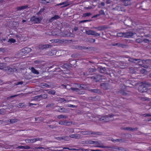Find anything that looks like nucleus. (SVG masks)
<instances>
[{
  "label": "nucleus",
  "instance_id": "nucleus-39",
  "mask_svg": "<svg viewBox=\"0 0 151 151\" xmlns=\"http://www.w3.org/2000/svg\"><path fill=\"white\" fill-rule=\"evenodd\" d=\"M91 15V14L89 13H85L83 14V16L84 17L89 16Z\"/></svg>",
  "mask_w": 151,
  "mask_h": 151
},
{
  "label": "nucleus",
  "instance_id": "nucleus-6",
  "mask_svg": "<svg viewBox=\"0 0 151 151\" xmlns=\"http://www.w3.org/2000/svg\"><path fill=\"white\" fill-rule=\"evenodd\" d=\"M94 145H96V147H98L105 148L106 147L103 145L102 142L101 141H94Z\"/></svg>",
  "mask_w": 151,
  "mask_h": 151
},
{
  "label": "nucleus",
  "instance_id": "nucleus-48",
  "mask_svg": "<svg viewBox=\"0 0 151 151\" xmlns=\"http://www.w3.org/2000/svg\"><path fill=\"white\" fill-rule=\"evenodd\" d=\"M24 106V104L23 103H20L19 104L18 106L19 107H22Z\"/></svg>",
  "mask_w": 151,
  "mask_h": 151
},
{
  "label": "nucleus",
  "instance_id": "nucleus-8",
  "mask_svg": "<svg viewBox=\"0 0 151 151\" xmlns=\"http://www.w3.org/2000/svg\"><path fill=\"white\" fill-rule=\"evenodd\" d=\"M40 140V138H37L32 139H26L25 141L27 143H33Z\"/></svg>",
  "mask_w": 151,
  "mask_h": 151
},
{
  "label": "nucleus",
  "instance_id": "nucleus-52",
  "mask_svg": "<svg viewBox=\"0 0 151 151\" xmlns=\"http://www.w3.org/2000/svg\"><path fill=\"white\" fill-rule=\"evenodd\" d=\"M143 116H151V115L148 114H143Z\"/></svg>",
  "mask_w": 151,
  "mask_h": 151
},
{
  "label": "nucleus",
  "instance_id": "nucleus-20",
  "mask_svg": "<svg viewBox=\"0 0 151 151\" xmlns=\"http://www.w3.org/2000/svg\"><path fill=\"white\" fill-rule=\"evenodd\" d=\"M27 7H28V6L27 5L22 6H21L18 7L17 8V10H21L25 9Z\"/></svg>",
  "mask_w": 151,
  "mask_h": 151
},
{
  "label": "nucleus",
  "instance_id": "nucleus-19",
  "mask_svg": "<svg viewBox=\"0 0 151 151\" xmlns=\"http://www.w3.org/2000/svg\"><path fill=\"white\" fill-rule=\"evenodd\" d=\"M41 96L40 95H37V96H35V97H34V98H33V100H34V101H36V100L39 101L40 100H41Z\"/></svg>",
  "mask_w": 151,
  "mask_h": 151
},
{
  "label": "nucleus",
  "instance_id": "nucleus-7",
  "mask_svg": "<svg viewBox=\"0 0 151 151\" xmlns=\"http://www.w3.org/2000/svg\"><path fill=\"white\" fill-rule=\"evenodd\" d=\"M58 123L59 124L61 125L70 126L72 124V122H69L67 120H65L64 121H60Z\"/></svg>",
  "mask_w": 151,
  "mask_h": 151
},
{
  "label": "nucleus",
  "instance_id": "nucleus-14",
  "mask_svg": "<svg viewBox=\"0 0 151 151\" xmlns=\"http://www.w3.org/2000/svg\"><path fill=\"white\" fill-rule=\"evenodd\" d=\"M6 63H0V69L2 70H6Z\"/></svg>",
  "mask_w": 151,
  "mask_h": 151
},
{
  "label": "nucleus",
  "instance_id": "nucleus-42",
  "mask_svg": "<svg viewBox=\"0 0 151 151\" xmlns=\"http://www.w3.org/2000/svg\"><path fill=\"white\" fill-rule=\"evenodd\" d=\"M90 90L92 92L98 93L99 92V90L97 89H91Z\"/></svg>",
  "mask_w": 151,
  "mask_h": 151
},
{
  "label": "nucleus",
  "instance_id": "nucleus-37",
  "mask_svg": "<svg viewBox=\"0 0 151 151\" xmlns=\"http://www.w3.org/2000/svg\"><path fill=\"white\" fill-rule=\"evenodd\" d=\"M113 45L114 46L117 45L119 47H123V45L120 43L115 44H114Z\"/></svg>",
  "mask_w": 151,
  "mask_h": 151
},
{
  "label": "nucleus",
  "instance_id": "nucleus-64",
  "mask_svg": "<svg viewBox=\"0 0 151 151\" xmlns=\"http://www.w3.org/2000/svg\"><path fill=\"white\" fill-rule=\"evenodd\" d=\"M91 151H100V150H91Z\"/></svg>",
  "mask_w": 151,
  "mask_h": 151
},
{
  "label": "nucleus",
  "instance_id": "nucleus-62",
  "mask_svg": "<svg viewBox=\"0 0 151 151\" xmlns=\"http://www.w3.org/2000/svg\"><path fill=\"white\" fill-rule=\"evenodd\" d=\"M45 1L47 3H49L51 1V0H45Z\"/></svg>",
  "mask_w": 151,
  "mask_h": 151
},
{
  "label": "nucleus",
  "instance_id": "nucleus-58",
  "mask_svg": "<svg viewBox=\"0 0 151 151\" xmlns=\"http://www.w3.org/2000/svg\"><path fill=\"white\" fill-rule=\"evenodd\" d=\"M49 127L51 128H56V127L55 126H52L51 125H49Z\"/></svg>",
  "mask_w": 151,
  "mask_h": 151
},
{
  "label": "nucleus",
  "instance_id": "nucleus-9",
  "mask_svg": "<svg viewBox=\"0 0 151 151\" xmlns=\"http://www.w3.org/2000/svg\"><path fill=\"white\" fill-rule=\"evenodd\" d=\"M147 88L144 85H142L138 87V90L139 91L144 92L147 91Z\"/></svg>",
  "mask_w": 151,
  "mask_h": 151
},
{
  "label": "nucleus",
  "instance_id": "nucleus-30",
  "mask_svg": "<svg viewBox=\"0 0 151 151\" xmlns=\"http://www.w3.org/2000/svg\"><path fill=\"white\" fill-rule=\"evenodd\" d=\"M62 3L63 5H64L61 7L62 8L66 7L69 5V4H68L67 2L66 1H64L62 2Z\"/></svg>",
  "mask_w": 151,
  "mask_h": 151
},
{
  "label": "nucleus",
  "instance_id": "nucleus-27",
  "mask_svg": "<svg viewBox=\"0 0 151 151\" xmlns=\"http://www.w3.org/2000/svg\"><path fill=\"white\" fill-rule=\"evenodd\" d=\"M140 99L143 101H150L149 99L147 97H139Z\"/></svg>",
  "mask_w": 151,
  "mask_h": 151
},
{
  "label": "nucleus",
  "instance_id": "nucleus-38",
  "mask_svg": "<svg viewBox=\"0 0 151 151\" xmlns=\"http://www.w3.org/2000/svg\"><path fill=\"white\" fill-rule=\"evenodd\" d=\"M116 9L117 10L119 11H122V8L120 6H117L115 7Z\"/></svg>",
  "mask_w": 151,
  "mask_h": 151
},
{
  "label": "nucleus",
  "instance_id": "nucleus-21",
  "mask_svg": "<svg viewBox=\"0 0 151 151\" xmlns=\"http://www.w3.org/2000/svg\"><path fill=\"white\" fill-rule=\"evenodd\" d=\"M31 70L33 73L36 74H39V72L33 67L31 68Z\"/></svg>",
  "mask_w": 151,
  "mask_h": 151
},
{
  "label": "nucleus",
  "instance_id": "nucleus-22",
  "mask_svg": "<svg viewBox=\"0 0 151 151\" xmlns=\"http://www.w3.org/2000/svg\"><path fill=\"white\" fill-rule=\"evenodd\" d=\"M81 133L83 135H88L91 134V132L88 131H82L81 132Z\"/></svg>",
  "mask_w": 151,
  "mask_h": 151
},
{
  "label": "nucleus",
  "instance_id": "nucleus-44",
  "mask_svg": "<svg viewBox=\"0 0 151 151\" xmlns=\"http://www.w3.org/2000/svg\"><path fill=\"white\" fill-rule=\"evenodd\" d=\"M54 19H57L60 18L59 16L58 15H55L54 17H53Z\"/></svg>",
  "mask_w": 151,
  "mask_h": 151
},
{
  "label": "nucleus",
  "instance_id": "nucleus-5",
  "mask_svg": "<svg viewBox=\"0 0 151 151\" xmlns=\"http://www.w3.org/2000/svg\"><path fill=\"white\" fill-rule=\"evenodd\" d=\"M52 35L53 36H63L61 31L60 29H57V30L53 31L52 32Z\"/></svg>",
  "mask_w": 151,
  "mask_h": 151
},
{
  "label": "nucleus",
  "instance_id": "nucleus-13",
  "mask_svg": "<svg viewBox=\"0 0 151 151\" xmlns=\"http://www.w3.org/2000/svg\"><path fill=\"white\" fill-rule=\"evenodd\" d=\"M69 137L71 138L79 139L81 138L80 135L78 134H74L69 135Z\"/></svg>",
  "mask_w": 151,
  "mask_h": 151
},
{
  "label": "nucleus",
  "instance_id": "nucleus-18",
  "mask_svg": "<svg viewBox=\"0 0 151 151\" xmlns=\"http://www.w3.org/2000/svg\"><path fill=\"white\" fill-rule=\"evenodd\" d=\"M40 86L42 88L47 87V88H50L51 87L50 85H47L46 83H42L40 84Z\"/></svg>",
  "mask_w": 151,
  "mask_h": 151
},
{
  "label": "nucleus",
  "instance_id": "nucleus-32",
  "mask_svg": "<svg viewBox=\"0 0 151 151\" xmlns=\"http://www.w3.org/2000/svg\"><path fill=\"white\" fill-rule=\"evenodd\" d=\"M44 9H40V11L37 13V14L38 15H40L42 13L44 12Z\"/></svg>",
  "mask_w": 151,
  "mask_h": 151
},
{
  "label": "nucleus",
  "instance_id": "nucleus-34",
  "mask_svg": "<svg viewBox=\"0 0 151 151\" xmlns=\"http://www.w3.org/2000/svg\"><path fill=\"white\" fill-rule=\"evenodd\" d=\"M124 129L126 130H129V131H132L133 130V129L131 127H125L124 128Z\"/></svg>",
  "mask_w": 151,
  "mask_h": 151
},
{
  "label": "nucleus",
  "instance_id": "nucleus-15",
  "mask_svg": "<svg viewBox=\"0 0 151 151\" xmlns=\"http://www.w3.org/2000/svg\"><path fill=\"white\" fill-rule=\"evenodd\" d=\"M6 68V70H5V71H7L9 74L13 73L14 70L12 68H11L8 66Z\"/></svg>",
  "mask_w": 151,
  "mask_h": 151
},
{
  "label": "nucleus",
  "instance_id": "nucleus-36",
  "mask_svg": "<svg viewBox=\"0 0 151 151\" xmlns=\"http://www.w3.org/2000/svg\"><path fill=\"white\" fill-rule=\"evenodd\" d=\"M50 41L52 43L57 42L59 41V40H58V39L52 40H50Z\"/></svg>",
  "mask_w": 151,
  "mask_h": 151
},
{
  "label": "nucleus",
  "instance_id": "nucleus-46",
  "mask_svg": "<svg viewBox=\"0 0 151 151\" xmlns=\"http://www.w3.org/2000/svg\"><path fill=\"white\" fill-rule=\"evenodd\" d=\"M68 107H72V108H75L76 107V106L74 105H73L72 104H69L67 106Z\"/></svg>",
  "mask_w": 151,
  "mask_h": 151
},
{
  "label": "nucleus",
  "instance_id": "nucleus-1",
  "mask_svg": "<svg viewBox=\"0 0 151 151\" xmlns=\"http://www.w3.org/2000/svg\"><path fill=\"white\" fill-rule=\"evenodd\" d=\"M114 115L113 114L106 115L99 118V120L104 122H108L112 119Z\"/></svg>",
  "mask_w": 151,
  "mask_h": 151
},
{
  "label": "nucleus",
  "instance_id": "nucleus-17",
  "mask_svg": "<svg viewBox=\"0 0 151 151\" xmlns=\"http://www.w3.org/2000/svg\"><path fill=\"white\" fill-rule=\"evenodd\" d=\"M123 3L124 5L127 6L130 4V1L129 0H121Z\"/></svg>",
  "mask_w": 151,
  "mask_h": 151
},
{
  "label": "nucleus",
  "instance_id": "nucleus-54",
  "mask_svg": "<svg viewBox=\"0 0 151 151\" xmlns=\"http://www.w3.org/2000/svg\"><path fill=\"white\" fill-rule=\"evenodd\" d=\"M146 71V70L145 69H142L141 70V73H144Z\"/></svg>",
  "mask_w": 151,
  "mask_h": 151
},
{
  "label": "nucleus",
  "instance_id": "nucleus-49",
  "mask_svg": "<svg viewBox=\"0 0 151 151\" xmlns=\"http://www.w3.org/2000/svg\"><path fill=\"white\" fill-rule=\"evenodd\" d=\"M145 36L146 37L151 38V32L149 34L145 35Z\"/></svg>",
  "mask_w": 151,
  "mask_h": 151
},
{
  "label": "nucleus",
  "instance_id": "nucleus-41",
  "mask_svg": "<svg viewBox=\"0 0 151 151\" xmlns=\"http://www.w3.org/2000/svg\"><path fill=\"white\" fill-rule=\"evenodd\" d=\"M50 45H43V48H49L50 47Z\"/></svg>",
  "mask_w": 151,
  "mask_h": 151
},
{
  "label": "nucleus",
  "instance_id": "nucleus-56",
  "mask_svg": "<svg viewBox=\"0 0 151 151\" xmlns=\"http://www.w3.org/2000/svg\"><path fill=\"white\" fill-rule=\"evenodd\" d=\"M105 86V84L104 83H102L101 85V86L102 87L104 88L105 89H106L107 88H104V86Z\"/></svg>",
  "mask_w": 151,
  "mask_h": 151
},
{
  "label": "nucleus",
  "instance_id": "nucleus-59",
  "mask_svg": "<svg viewBox=\"0 0 151 151\" xmlns=\"http://www.w3.org/2000/svg\"><path fill=\"white\" fill-rule=\"evenodd\" d=\"M29 105L30 106H31L33 105H37L36 104H35L33 103H29Z\"/></svg>",
  "mask_w": 151,
  "mask_h": 151
},
{
  "label": "nucleus",
  "instance_id": "nucleus-43",
  "mask_svg": "<svg viewBox=\"0 0 151 151\" xmlns=\"http://www.w3.org/2000/svg\"><path fill=\"white\" fill-rule=\"evenodd\" d=\"M68 131L70 133H73L74 132V129H69Z\"/></svg>",
  "mask_w": 151,
  "mask_h": 151
},
{
  "label": "nucleus",
  "instance_id": "nucleus-51",
  "mask_svg": "<svg viewBox=\"0 0 151 151\" xmlns=\"http://www.w3.org/2000/svg\"><path fill=\"white\" fill-rule=\"evenodd\" d=\"M59 101L62 102H63L66 101V100H65L64 99H63V98H60L59 99Z\"/></svg>",
  "mask_w": 151,
  "mask_h": 151
},
{
  "label": "nucleus",
  "instance_id": "nucleus-60",
  "mask_svg": "<svg viewBox=\"0 0 151 151\" xmlns=\"http://www.w3.org/2000/svg\"><path fill=\"white\" fill-rule=\"evenodd\" d=\"M99 16V14H96V15L94 16H93L92 17V18H95V17H97Z\"/></svg>",
  "mask_w": 151,
  "mask_h": 151
},
{
  "label": "nucleus",
  "instance_id": "nucleus-24",
  "mask_svg": "<svg viewBox=\"0 0 151 151\" xmlns=\"http://www.w3.org/2000/svg\"><path fill=\"white\" fill-rule=\"evenodd\" d=\"M94 141L91 140H88L86 141V143L88 144H93Z\"/></svg>",
  "mask_w": 151,
  "mask_h": 151
},
{
  "label": "nucleus",
  "instance_id": "nucleus-57",
  "mask_svg": "<svg viewBox=\"0 0 151 151\" xmlns=\"http://www.w3.org/2000/svg\"><path fill=\"white\" fill-rule=\"evenodd\" d=\"M55 19H54L53 17H52L51 19H50L49 20V22H52Z\"/></svg>",
  "mask_w": 151,
  "mask_h": 151
},
{
  "label": "nucleus",
  "instance_id": "nucleus-16",
  "mask_svg": "<svg viewBox=\"0 0 151 151\" xmlns=\"http://www.w3.org/2000/svg\"><path fill=\"white\" fill-rule=\"evenodd\" d=\"M91 28L97 29L98 31H101L104 29V27L103 26H99L97 27H93Z\"/></svg>",
  "mask_w": 151,
  "mask_h": 151
},
{
  "label": "nucleus",
  "instance_id": "nucleus-28",
  "mask_svg": "<svg viewBox=\"0 0 151 151\" xmlns=\"http://www.w3.org/2000/svg\"><path fill=\"white\" fill-rule=\"evenodd\" d=\"M15 42L16 40L12 38L9 39L8 41V42H10L11 43H14Z\"/></svg>",
  "mask_w": 151,
  "mask_h": 151
},
{
  "label": "nucleus",
  "instance_id": "nucleus-3",
  "mask_svg": "<svg viewBox=\"0 0 151 151\" xmlns=\"http://www.w3.org/2000/svg\"><path fill=\"white\" fill-rule=\"evenodd\" d=\"M42 19V18L41 17H36L34 16L32 17L30 19V20L35 23H40Z\"/></svg>",
  "mask_w": 151,
  "mask_h": 151
},
{
  "label": "nucleus",
  "instance_id": "nucleus-63",
  "mask_svg": "<svg viewBox=\"0 0 151 151\" xmlns=\"http://www.w3.org/2000/svg\"><path fill=\"white\" fill-rule=\"evenodd\" d=\"M78 28L77 27H75L74 28V30H75V31H77L78 30Z\"/></svg>",
  "mask_w": 151,
  "mask_h": 151
},
{
  "label": "nucleus",
  "instance_id": "nucleus-33",
  "mask_svg": "<svg viewBox=\"0 0 151 151\" xmlns=\"http://www.w3.org/2000/svg\"><path fill=\"white\" fill-rule=\"evenodd\" d=\"M48 93L49 94L53 95L55 93V92L54 90H52L49 91Z\"/></svg>",
  "mask_w": 151,
  "mask_h": 151
},
{
  "label": "nucleus",
  "instance_id": "nucleus-23",
  "mask_svg": "<svg viewBox=\"0 0 151 151\" xmlns=\"http://www.w3.org/2000/svg\"><path fill=\"white\" fill-rule=\"evenodd\" d=\"M68 138V136L60 137H57L56 138V139L58 140H63L65 138Z\"/></svg>",
  "mask_w": 151,
  "mask_h": 151
},
{
  "label": "nucleus",
  "instance_id": "nucleus-55",
  "mask_svg": "<svg viewBox=\"0 0 151 151\" xmlns=\"http://www.w3.org/2000/svg\"><path fill=\"white\" fill-rule=\"evenodd\" d=\"M15 37H16L18 39V38L19 39L20 38V37H21V35H16L15 36Z\"/></svg>",
  "mask_w": 151,
  "mask_h": 151
},
{
  "label": "nucleus",
  "instance_id": "nucleus-12",
  "mask_svg": "<svg viewBox=\"0 0 151 151\" xmlns=\"http://www.w3.org/2000/svg\"><path fill=\"white\" fill-rule=\"evenodd\" d=\"M124 35L125 38H128L133 36L134 33L131 32H128L126 33L124 32Z\"/></svg>",
  "mask_w": 151,
  "mask_h": 151
},
{
  "label": "nucleus",
  "instance_id": "nucleus-2",
  "mask_svg": "<svg viewBox=\"0 0 151 151\" xmlns=\"http://www.w3.org/2000/svg\"><path fill=\"white\" fill-rule=\"evenodd\" d=\"M86 32L87 35H93L96 37L99 36L101 35L100 33H97L95 31L91 30H86Z\"/></svg>",
  "mask_w": 151,
  "mask_h": 151
},
{
  "label": "nucleus",
  "instance_id": "nucleus-53",
  "mask_svg": "<svg viewBox=\"0 0 151 151\" xmlns=\"http://www.w3.org/2000/svg\"><path fill=\"white\" fill-rule=\"evenodd\" d=\"M23 83V82L22 81L19 82L17 83L16 84V85H17L19 84H22Z\"/></svg>",
  "mask_w": 151,
  "mask_h": 151
},
{
  "label": "nucleus",
  "instance_id": "nucleus-26",
  "mask_svg": "<svg viewBox=\"0 0 151 151\" xmlns=\"http://www.w3.org/2000/svg\"><path fill=\"white\" fill-rule=\"evenodd\" d=\"M117 36L119 37H124V32L118 33L117 34Z\"/></svg>",
  "mask_w": 151,
  "mask_h": 151
},
{
  "label": "nucleus",
  "instance_id": "nucleus-45",
  "mask_svg": "<svg viewBox=\"0 0 151 151\" xmlns=\"http://www.w3.org/2000/svg\"><path fill=\"white\" fill-rule=\"evenodd\" d=\"M24 147H23L24 149H29L31 148L29 146H24Z\"/></svg>",
  "mask_w": 151,
  "mask_h": 151
},
{
  "label": "nucleus",
  "instance_id": "nucleus-11",
  "mask_svg": "<svg viewBox=\"0 0 151 151\" xmlns=\"http://www.w3.org/2000/svg\"><path fill=\"white\" fill-rule=\"evenodd\" d=\"M71 89L77 93L79 94H83L84 93V92L83 91H81L79 89L77 88H72Z\"/></svg>",
  "mask_w": 151,
  "mask_h": 151
},
{
  "label": "nucleus",
  "instance_id": "nucleus-61",
  "mask_svg": "<svg viewBox=\"0 0 151 151\" xmlns=\"http://www.w3.org/2000/svg\"><path fill=\"white\" fill-rule=\"evenodd\" d=\"M144 41L146 42H149V41L147 39H145L144 40Z\"/></svg>",
  "mask_w": 151,
  "mask_h": 151
},
{
  "label": "nucleus",
  "instance_id": "nucleus-4",
  "mask_svg": "<svg viewBox=\"0 0 151 151\" xmlns=\"http://www.w3.org/2000/svg\"><path fill=\"white\" fill-rule=\"evenodd\" d=\"M128 60L131 62H133L136 63V62L137 61H138L137 63H139L140 62H142L143 63H145L148 60H141L140 59H134L133 58H130Z\"/></svg>",
  "mask_w": 151,
  "mask_h": 151
},
{
  "label": "nucleus",
  "instance_id": "nucleus-47",
  "mask_svg": "<svg viewBox=\"0 0 151 151\" xmlns=\"http://www.w3.org/2000/svg\"><path fill=\"white\" fill-rule=\"evenodd\" d=\"M5 110L4 109H0V114H3L4 113Z\"/></svg>",
  "mask_w": 151,
  "mask_h": 151
},
{
  "label": "nucleus",
  "instance_id": "nucleus-29",
  "mask_svg": "<svg viewBox=\"0 0 151 151\" xmlns=\"http://www.w3.org/2000/svg\"><path fill=\"white\" fill-rule=\"evenodd\" d=\"M57 117L59 119H60L62 118H66L67 117V116H66L61 115L58 116Z\"/></svg>",
  "mask_w": 151,
  "mask_h": 151
},
{
  "label": "nucleus",
  "instance_id": "nucleus-25",
  "mask_svg": "<svg viewBox=\"0 0 151 151\" xmlns=\"http://www.w3.org/2000/svg\"><path fill=\"white\" fill-rule=\"evenodd\" d=\"M10 122L11 123H13L17 122L18 120L17 119H12L9 120Z\"/></svg>",
  "mask_w": 151,
  "mask_h": 151
},
{
  "label": "nucleus",
  "instance_id": "nucleus-35",
  "mask_svg": "<svg viewBox=\"0 0 151 151\" xmlns=\"http://www.w3.org/2000/svg\"><path fill=\"white\" fill-rule=\"evenodd\" d=\"M95 40L93 38L89 39L88 40V42H89L93 43L95 42Z\"/></svg>",
  "mask_w": 151,
  "mask_h": 151
},
{
  "label": "nucleus",
  "instance_id": "nucleus-31",
  "mask_svg": "<svg viewBox=\"0 0 151 151\" xmlns=\"http://www.w3.org/2000/svg\"><path fill=\"white\" fill-rule=\"evenodd\" d=\"M41 96V98L46 99L47 98V95L46 94H43L40 95Z\"/></svg>",
  "mask_w": 151,
  "mask_h": 151
},
{
  "label": "nucleus",
  "instance_id": "nucleus-50",
  "mask_svg": "<svg viewBox=\"0 0 151 151\" xmlns=\"http://www.w3.org/2000/svg\"><path fill=\"white\" fill-rule=\"evenodd\" d=\"M111 141L114 142H118L119 141V139H111Z\"/></svg>",
  "mask_w": 151,
  "mask_h": 151
},
{
  "label": "nucleus",
  "instance_id": "nucleus-10",
  "mask_svg": "<svg viewBox=\"0 0 151 151\" xmlns=\"http://www.w3.org/2000/svg\"><path fill=\"white\" fill-rule=\"evenodd\" d=\"M31 49L29 47H25L22 49L21 51L23 54L28 53L31 51Z\"/></svg>",
  "mask_w": 151,
  "mask_h": 151
},
{
  "label": "nucleus",
  "instance_id": "nucleus-40",
  "mask_svg": "<svg viewBox=\"0 0 151 151\" xmlns=\"http://www.w3.org/2000/svg\"><path fill=\"white\" fill-rule=\"evenodd\" d=\"M99 15H104L105 14V13L103 10H100L99 11Z\"/></svg>",
  "mask_w": 151,
  "mask_h": 151
}]
</instances>
